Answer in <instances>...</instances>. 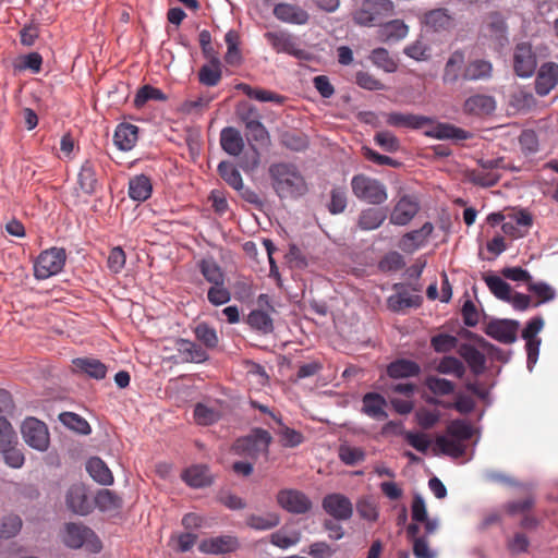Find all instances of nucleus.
<instances>
[{
  "mask_svg": "<svg viewBox=\"0 0 558 558\" xmlns=\"http://www.w3.org/2000/svg\"><path fill=\"white\" fill-rule=\"evenodd\" d=\"M493 74V65L487 60L476 59L470 61L463 69L461 76L465 81L488 80Z\"/></svg>",
  "mask_w": 558,
  "mask_h": 558,
  "instance_id": "obj_30",
  "label": "nucleus"
},
{
  "mask_svg": "<svg viewBox=\"0 0 558 558\" xmlns=\"http://www.w3.org/2000/svg\"><path fill=\"white\" fill-rule=\"evenodd\" d=\"M66 506L68 508L77 514H88L92 509V502L89 501L86 493V488L82 484L72 485L66 494Z\"/></svg>",
  "mask_w": 558,
  "mask_h": 558,
  "instance_id": "obj_20",
  "label": "nucleus"
},
{
  "mask_svg": "<svg viewBox=\"0 0 558 558\" xmlns=\"http://www.w3.org/2000/svg\"><path fill=\"white\" fill-rule=\"evenodd\" d=\"M485 282L490 292L501 301H508L511 298V287L508 282L500 277L490 275L485 277Z\"/></svg>",
  "mask_w": 558,
  "mask_h": 558,
  "instance_id": "obj_53",
  "label": "nucleus"
},
{
  "mask_svg": "<svg viewBox=\"0 0 558 558\" xmlns=\"http://www.w3.org/2000/svg\"><path fill=\"white\" fill-rule=\"evenodd\" d=\"M496 108L494 97L484 94H476L470 96L463 105V110L468 114L473 116H487L490 114Z\"/></svg>",
  "mask_w": 558,
  "mask_h": 558,
  "instance_id": "obj_22",
  "label": "nucleus"
},
{
  "mask_svg": "<svg viewBox=\"0 0 558 558\" xmlns=\"http://www.w3.org/2000/svg\"><path fill=\"white\" fill-rule=\"evenodd\" d=\"M339 458L347 465H355L364 461L365 452L357 447L340 446Z\"/></svg>",
  "mask_w": 558,
  "mask_h": 558,
  "instance_id": "obj_61",
  "label": "nucleus"
},
{
  "mask_svg": "<svg viewBox=\"0 0 558 558\" xmlns=\"http://www.w3.org/2000/svg\"><path fill=\"white\" fill-rule=\"evenodd\" d=\"M322 507L327 514L337 521H348L353 515L351 500L340 493L326 495L322 500Z\"/></svg>",
  "mask_w": 558,
  "mask_h": 558,
  "instance_id": "obj_12",
  "label": "nucleus"
},
{
  "mask_svg": "<svg viewBox=\"0 0 558 558\" xmlns=\"http://www.w3.org/2000/svg\"><path fill=\"white\" fill-rule=\"evenodd\" d=\"M149 100L166 101L167 96L159 88L151 85H144L137 90L133 102L137 109H141Z\"/></svg>",
  "mask_w": 558,
  "mask_h": 558,
  "instance_id": "obj_47",
  "label": "nucleus"
},
{
  "mask_svg": "<svg viewBox=\"0 0 558 558\" xmlns=\"http://www.w3.org/2000/svg\"><path fill=\"white\" fill-rule=\"evenodd\" d=\"M461 315L464 325L468 327H475L481 318V312L470 299H466L462 304Z\"/></svg>",
  "mask_w": 558,
  "mask_h": 558,
  "instance_id": "obj_63",
  "label": "nucleus"
},
{
  "mask_svg": "<svg viewBox=\"0 0 558 558\" xmlns=\"http://www.w3.org/2000/svg\"><path fill=\"white\" fill-rule=\"evenodd\" d=\"M527 290L536 295L537 302L534 306L553 301L556 298L555 289L546 282H530Z\"/></svg>",
  "mask_w": 558,
  "mask_h": 558,
  "instance_id": "obj_58",
  "label": "nucleus"
},
{
  "mask_svg": "<svg viewBox=\"0 0 558 558\" xmlns=\"http://www.w3.org/2000/svg\"><path fill=\"white\" fill-rule=\"evenodd\" d=\"M278 506L291 514H306L313 509L311 498L296 488H282L276 495Z\"/></svg>",
  "mask_w": 558,
  "mask_h": 558,
  "instance_id": "obj_9",
  "label": "nucleus"
},
{
  "mask_svg": "<svg viewBox=\"0 0 558 558\" xmlns=\"http://www.w3.org/2000/svg\"><path fill=\"white\" fill-rule=\"evenodd\" d=\"M240 548L239 538L234 535H219L204 538L198 544V550L206 555H228Z\"/></svg>",
  "mask_w": 558,
  "mask_h": 558,
  "instance_id": "obj_13",
  "label": "nucleus"
},
{
  "mask_svg": "<svg viewBox=\"0 0 558 558\" xmlns=\"http://www.w3.org/2000/svg\"><path fill=\"white\" fill-rule=\"evenodd\" d=\"M369 60L374 65L384 70L387 73H393L398 69V63L390 57L385 48H376L371 52Z\"/></svg>",
  "mask_w": 558,
  "mask_h": 558,
  "instance_id": "obj_49",
  "label": "nucleus"
},
{
  "mask_svg": "<svg viewBox=\"0 0 558 558\" xmlns=\"http://www.w3.org/2000/svg\"><path fill=\"white\" fill-rule=\"evenodd\" d=\"M433 225L425 222L420 229L405 233L400 241V248L412 253L423 246L433 231Z\"/></svg>",
  "mask_w": 558,
  "mask_h": 558,
  "instance_id": "obj_23",
  "label": "nucleus"
},
{
  "mask_svg": "<svg viewBox=\"0 0 558 558\" xmlns=\"http://www.w3.org/2000/svg\"><path fill=\"white\" fill-rule=\"evenodd\" d=\"M183 481L191 487L199 488L211 484V475L206 465H193L182 474Z\"/></svg>",
  "mask_w": 558,
  "mask_h": 558,
  "instance_id": "obj_33",
  "label": "nucleus"
},
{
  "mask_svg": "<svg viewBox=\"0 0 558 558\" xmlns=\"http://www.w3.org/2000/svg\"><path fill=\"white\" fill-rule=\"evenodd\" d=\"M456 351L475 376L482 375L486 369L485 353H501V349L464 328L456 330Z\"/></svg>",
  "mask_w": 558,
  "mask_h": 558,
  "instance_id": "obj_1",
  "label": "nucleus"
},
{
  "mask_svg": "<svg viewBox=\"0 0 558 558\" xmlns=\"http://www.w3.org/2000/svg\"><path fill=\"white\" fill-rule=\"evenodd\" d=\"M153 192V184L148 177L138 174L129 181V196L133 201L144 202L148 199Z\"/></svg>",
  "mask_w": 558,
  "mask_h": 558,
  "instance_id": "obj_32",
  "label": "nucleus"
},
{
  "mask_svg": "<svg viewBox=\"0 0 558 558\" xmlns=\"http://www.w3.org/2000/svg\"><path fill=\"white\" fill-rule=\"evenodd\" d=\"M238 89L242 90L248 98L258 101L275 104H282L284 101V97L279 94L263 88H254L245 83L239 84Z\"/></svg>",
  "mask_w": 558,
  "mask_h": 558,
  "instance_id": "obj_44",
  "label": "nucleus"
},
{
  "mask_svg": "<svg viewBox=\"0 0 558 558\" xmlns=\"http://www.w3.org/2000/svg\"><path fill=\"white\" fill-rule=\"evenodd\" d=\"M25 442L38 450L46 451L49 447V433L46 424L35 417H27L21 427Z\"/></svg>",
  "mask_w": 558,
  "mask_h": 558,
  "instance_id": "obj_11",
  "label": "nucleus"
},
{
  "mask_svg": "<svg viewBox=\"0 0 558 558\" xmlns=\"http://www.w3.org/2000/svg\"><path fill=\"white\" fill-rule=\"evenodd\" d=\"M272 14L277 20L294 25H304L310 20V14L306 10L298 4L288 2L276 4Z\"/></svg>",
  "mask_w": 558,
  "mask_h": 558,
  "instance_id": "obj_16",
  "label": "nucleus"
},
{
  "mask_svg": "<svg viewBox=\"0 0 558 558\" xmlns=\"http://www.w3.org/2000/svg\"><path fill=\"white\" fill-rule=\"evenodd\" d=\"M387 218L385 209L368 207L363 209L357 218V227L363 231H371L379 228Z\"/></svg>",
  "mask_w": 558,
  "mask_h": 558,
  "instance_id": "obj_29",
  "label": "nucleus"
},
{
  "mask_svg": "<svg viewBox=\"0 0 558 558\" xmlns=\"http://www.w3.org/2000/svg\"><path fill=\"white\" fill-rule=\"evenodd\" d=\"M421 304V298L409 293L408 291H399L390 295L387 300V306L395 313L404 312L410 307H417Z\"/></svg>",
  "mask_w": 558,
  "mask_h": 558,
  "instance_id": "obj_34",
  "label": "nucleus"
},
{
  "mask_svg": "<svg viewBox=\"0 0 558 558\" xmlns=\"http://www.w3.org/2000/svg\"><path fill=\"white\" fill-rule=\"evenodd\" d=\"M409 32L408 25L401 20H392L381 23L378 29V36L383 41L403 39Z\"/></svg>",
  "mask_w": 558,
  "mask_h": 558,
  "instance_id": "obj_38",
  "label": "nucleus"
},
{
  "mask_svg": "<svg viewBox=\"0 0 558 558\" xmlns=\"http://www.w3.org/2000/svg\"><path fill=\"white\" fill-rule=\"evenodd\" d=\"M429 47L422 39H417L414 43L408 45L403 52L416 61H424L429 58Z\"/></svg>",
  "mask_w": 558,
  "mask_h": 558,
  "instance_id": "obj_62",
  "label": "nucleus"
},
{
  "mask_svg": "<svg viewBox=\"0 0 558 558\" xmlns=\"http://www.w3.org/2000/svg\"><path fill=\"white\" fill-rule=\"evenodd\" d=\"M264 37L277 53H287L300 60L308 58L307 51L300 47L296 36L288 31L266 32Z\"/></svg>",
  "mask_w": 558,
  "mask_h": 558,
  "instance_id": "obj_6",
  "label": "nucleus"
},
{
  "mask_svg": "<svg viewBox=\"0 0 558 558\" xmlns=\"http://www.w3.org/2000/svg\"><path fill=\"white\" fill-rule=\"evenodd\" d=\"M22 519L16 514H9L3 517L0 522L1 539H9L16 536L22 529Z\"/></svg>",
  "mask_w": 558,
  "mask_h": 558,
  "instance_id": "obj_57",
  "label": "nucleus"
},
{
  "mask_svg": "<svg viewBox=\"0 0 558 558\" xmlns=\"http://www.w3.org/2000/svg\"><path fill=\"white\" fill-rule=\"evenodd\" d=\"M218 173L223 181L236 191L243 190V180L239 170L230 161H221L218 165Z\"/></svg>",
  "mask_w": 558,
  "mask_h": 558,
  "instance_id": "obj_45",
  "label": "nucleus"
},
{
  "mask_svg": "<svg viewBox=\"0 0 558 558\" xmlns=\"http://www.w3.org/2000/svg\"><path fill=\"white\" fill-rule=\"evenodd\" d=\"M420 525L411 523L408 525L407 535L413 541V554L416 558H434L433 553L424 537H418Z\"/></svg>",
  "mask_w": 558,
  "mask_h": 558,
  "instance_id": "obj_43",
  "label": "nucleus"
},
{
  "mask_svg": "<svg viewBox=\"0 0 558 558\" xmlns=\"http://www.w3.org/2000/svg\"><path fill=\"white\" fill-rule=\"evenodd\" d=\"M276 423L278 428L275 433L279 437V442L282 447L294 448L303 444L304 436L301 432L288 427L282 423L281 418H276Z\"/></svg>",
  "mask_w": 558,
  "mask_h": 558,
  "instance_id": "obj_41",
  "label": "nucleus"
},
{
  "mask_svg": "<svg viewBox=\"0 0 558 558\" xmlns=\"http://www.w3.org/2000/svg\"><path fill=\"white\" fill-rule=\"evenodd\" d=\"M469 177L473 183L482 185V186H493L500 179V175L497 174L496 172L487 171V170H483V169L471 171Z\"/></svg>",
  "mask_w": 558,
  "mask_h": 558,
  "instance_id": "obj_64",
  "label": "nucleus"
},
{
  "mask_svg": "<svg viewBox=\"0 0 558 558\" xmlns=\"http://www.w3.org/2000/svg\"><path fill=\"white\" fill-rule=\"evenodd\" d=\"M420 372L417 363L405 359L396 360L387 366V375L393 379L417 376Z\"/></svg>",
  "mask_w": 558,
  "mask_h": 558,
  "instance_id": "obj_31",
  "label": "nucleus"
},
{
  "mask_svg": "<svg viewBox=\"0 0 558 558\" xmlns=\"http://www.w3.org/2000/svg\"><path fill=\"white\" fill-rule=\"evenodd\" d=\"M536 68V58L532 47L526 44H518L513 53V69L517 75L521 77L531 76Z\"/></svg>",
  "mask_w": 558,
  "mask_h": 558,
  "instance_id": "obj_15",
  "label": "nucleus"
},
{
  "mask_svg": "<svg viewBox=\"0 0 558 558\" xmlns=\"http://www.w3.org/2000/svg\"><path fill=\"white\" fill-rule=\"evenodd\" d=\"M374 142L387 153H396L401 148L399 138L390 131L377 132Z\"/></svg>",
  "mask_w": 558,
  "mask_h": 558,
  "instance_id": "obj_59",
  "label": "nucleus"
},
{
  "mask_svg": "<svg viewBox=\"0 0 558 558\" xmlns=\"http://www.w3.org/2000/svg\"><path fill=\"white\" fill-rule=\"evenodd\" d=\"M78 184L81 190L88 195L96 192L98 180L96 178L95 165L92 160H85L78 172Z\"/></svg>",
  "mask_w": 558,
  "mask_h": 558,
  "instance_id": "obj_40",
  "label": "nucleus"
},
{
  "mask_svg": "<svg viewBox=\"0 0 558 558\" xmlns=\"http://www.w3.org/2000/svg\"><path fill=\"white\" fill-rule=\"evenodd\" d=\"M423 23L434 32L445 31L451 25V15L446 9L430 10L424 14Z\"/></svg>",
  "mask_w": 558,
  "mask_h": 558,
  "instance_id": "obj_39",
  "label": "nucleus"
},
{
  "mask_svg": "<svg viewBox=\"0 0 558 558\" xmlns=\"http://www.w3.org/2000/svg\"><path fill=\"white\" fill-rule=\"evenodd\" d=\"M519 322L511 319H494L485 327V333L490 338L510 344L517 340Z\"/></svg>",
  "mask_w": 558,
  "mask_h": 558,
  "instance_id": "obj_14",
  "label": "nucleus"
},
{
  "mask_svg": "<svg viewBox=\"0 0 558 558\" xmlns=\"http://www.w3.org/2000/svg\"><path fill=\"white\" fill-rule=\"evenodd\" d=\"M351 190L357 199L372 205H380L388 198L386 185L379 180L363 173L353 175Z\"/></svg>",
  "mask_w": 558,
  "mask_h": 558,
  "instance_id": "obj_4",
  "label": "nucleus"
},
{
  "mask_svg": "<svg viewBox=\"0 0 558 558\" xmlns=\"http://www.w3.org/2000/svg\"><path fill=\"white\" fill-rule=\"evenodd\" d=\"M75 371L84 373L89 377L100 380L107 375V366L94 357H77L73 360Z\"/></svg>",
  "mask_w": 558,
  "mask_h": 558,
  "instance_id": "obj_28",
  "label": "nucleus"
},
{
  "mask_svg": "<svg viewBox=\"0 0 558 558\" xmlns=\"http://www.w3.org/2000/svg\"><path fill=\"white\" fill-rule=\"evenodd\" d=\"M221 76V62L216 56H211L209 63L204 64L198 71V80L206 86L218 85Z\"/></svg>",
  "mask_w": 558,
  "mask_h": 558,
  "instance_id": "obj_35",
  "label": "nucleus"
},
{
  "mask_svg": "<svg viewBox=\"0 0 558 558\" xmlns=\"http://www.w3.org/2000/svg\"><path fill=\"white\" fill-rule=\"evenodd\" d=\"M65 260L66 253L62 247L43 251L35 262L34 275L39 280L48 279L63 269Z\"/></svg>",
  "mask_w": 558,
  "mask_h": 558,
  "instance_id": "obj_5",
  "label": "nucleus"
},
{
  "mask_svg": "<svg viewBox=\"0 0 558 558\" xmlns=\"http://www.w3.org/2000/svg\"><path fill=\"white\" fill-rule=\"evenodd\" d=\"M558 84V64L546 62L541 65L535 78V92L538 96L548 95Z\"/></svg>",
  "mask_w": 558,
  "mask_h": 558,
  "instance_id": "obj_17",
  "label": "nucleus"
},
{
  "mask_svg": "<svg viewBox=\"0 0 558 558\" xmlns=\"http://www.w3.org/2000/svg\"><path fill=\"white\" fill-rule=\"evenodd\" d=\"M97 507L102 511H113L122 508V498L110 489H101L96 498Z\"/></svg>",
  "mask_w": 558,
  "mask_h": 558,
  "instance_id": "obj_48",
  "label": "nucleus"
},
{
  "mask_svg": "<svg viewBox=\"0 0 558 558\" xmlns=\"http://www.w3.org/2000/svg\"><path fill=\"white\" fill-rule=\"evenodd\" d=\"M197 268L209 284L226 281V275L218 263L213 258H202L197 262Z\"/></svg>",
  "mask_w": 558,
  "mask_h": 558,
  "instance_id": "obj_36",
  "label": "nucleus"
},
{
  "mask_svg": "<svg viewBox=\"0 0 558 558\" xmlns=\"http://www.w3.org/2000/svg\"><path fill=\"white\" fill-rule=\"evenodd\" d=\"M195 337L206 348L214 349L218 344V336L216 330L209 325L202 323L198 324L194 330Z\"/></svg>",
  "mask_w": 558,
  "mask_h": 558,
  "instance_id": "obj_60",
  "label": "nucleus"
},
{
  "mask_svg": "<svg viewBox=\"0 0 558 558\" xmlns=\"http://www.w3.org/2000/svg\"><path fill=\"white\" fill-rule=\"evenodd\" d=\"M466 390L472 393V396H464L462 393H456V411L461 413H469L475 407V401L473 396L484 399L487 396V391L483 388L477 381L468 383Z\"/></svg>",
  "mask_w": 558,
  "mask_h": 558,
  "instance_id": "obj_26",
  "label": "nucleus"
},
{
  "mask_svg": "<svg viewBox=\"0 0 558 558\" xmlns=\"http://www.w3.org/2000/svg\"><path fill=\"white\" fill-rule=\"evenodd\" d=\"M246 323L251 326V328L264 335L270 333L274 330L271 317L266 312L260 310L252 311L246 318Z\"/></svg>",
  "mask_w": 558,
  "mask_h": 558,
  "instance_id": "obj_46",
  "label": "nucleus"
},
{
  "mask_svg": "<svg viewBox=\"0 0 558 558\" xmlns=\"http://www.w3.org/2000/svg\"><path fill=\"white\" fill-rule=\"evenodd\" d=\"M395 4L391 0H363L352 13L355 24L364 27L380 26L383 21L392 15Z\"/></svg>",
  "mask_w": 558,
  "mask_h": 558,
  "instance_id": "obj_3",
  "label": "nucleus"
},
{
  "mask_svg": "<svg viewBox=\"0 0 558 558\" xmlns=\"http://www.w3.org/2000/svg\"><path fill=\"white\" fill-rule=\"evenodd\" d=\"M356 511L362 519L369 522L377 521L379 517L377 504L371 496H363L356 501Z\"/></svg>",
  "mask_w": 558,
  "mask_h": 558,
  "instance_id": "obj_54",
  "label": "nucleus"
},
{
  "mask_svg": "<svg viewBox=\"0 0 558 558\" xmlns=\"http://www.w3.org/2000/svg\"><path fill=\"white\" fill-rule=\"evenodd\" d=\"M138 140V128L131 123H120L113 135L114 145L123 151L131 150Z\"/></svg>",
  "mask_w": 558,
  "mask_h": 558,
  "instance_id": "obj_24",
  "label": "nucleus"
},
{
  "mask_svg": "<svg viewBox=\"0 0 558 558\" xmlns=\"http://www.w3.org/2000/svg\"><path fill=\"white\" fill-rule=\"evenodd\" d=\"M207 300L214 306L227 304L231 300V292L226 286V281L210 284L207 291Z\"/></svg>",
  "mask_w": 558,
  "mask_h": 558,
  "instance_id": "obj_55",
  "label": "nucleus"
},
{
  "mask_svg": "<svg viewBox=\"0 0 558 558\" xmlns=\"http://www.w3.org/2000/svg\"><path fill=\"white\" fill-rule=\"evenodd\" d=\"M386 123L393 128H407L418 130L432 123V119L425 116L402 112L385 113Z\"/></svg>",
  "mask_w": 558,
  "mask_h": 558,
  "instance_id": "obj_21",
  "label": "nucleus"
},
{
  "mask_svg": "<svg viewBox=\"0 0 558 558\" xmlns=\"http://www.w3.org/2000/svg\"><path fill=\"white\" fill-rule=\"evenodd\" d=\"M420 209L418 203L411 196L401 197L390 215V222L397 226L409 223Z\"/></svg>",
  "mask_w": 558,
  "mask_h": 558,
  "instance_id": "obj_19",
  "label": "nucleus"
},
{
  "mask_svg": "<svg viewBox=\"0 0 558 558\" xmlns=\"http://www.w3.org/2000/svg\"><path fill=\"white\" fill-rule=\"evenodd\" d=\"M362 412L375 420H385L388 417L385 407L386 399L377 392H367L362 399Z\"/></svg>",
  "mask_w": 558,
  "mask_h": 558,
  "instance_id": "obj_25",
  "label": "nucleus"
},
{
  "mask_svg": "<svg viewBox=\"0 0 558 558\" xmlns=\"http://www.w3.org/2000/svg\"><path fill=\"white\" fill-rule=\"evenodd\" d=\"M271 185L280 198H294L305 194L307 186L298 167L290 162L270 165Z\"/></svg>",
  "mask_w": 558,
  "mask_h": 558,
  "instance_id": "obj_2",
  "label": "nucleus"
},
{
  "mask_svg": "<svg viewBox=\"0 0 558 558\" xmlns=\"http://www.w3.org/2000/svg\"><path fill=\"white\" fill-rule=\"evenodd\" d=\"M87 542L90 544L94 553L100 551L101 543L93 530L83 524L72 522L65 524L63 543L69 548L78 549Z\"/></svg>",
  "mask_w": 558,
  "mask_h": 558,
  "instance_id": "obj_10",
  "label": "nucleus"
},
{
  "mask_svg": "<svg viewBox=\"0 0 558 558\" xmlns=\"http://www.w3.org/2000/svg\"><path fill=\"white\" fill-rule=\"evenodd\" d=\"M59 420L64 426L78 434L88 435L90 433L88 422L76 413L63 412L59 415Z\"/></svg>",
  "mask_w": 558,
  "mask_h": 558,
  "instance_id": "obj_50",
  "label": "nucleus"
},
{
  "mask_svg": "<svg viewBox=\"0 0 558 558\" xmlns=\"http://www.w3.org/2000/svg\"><path fill=\"white\" fill-rule=\"evenodd\" d=\"M245 523L248 527L256 531L271 530L280 524V515L276 512H268L266 514H248Z\"/></svg>",
  "mask_w": 558,
  "mask_h": 558,
  "instance_id": "obj_42",
  "label": "nucleus"
},
{
  "mask_svg": "<svg viewBox=\"0 0 558 558\" xmlns=\"http://www.w3.org/2000/svg\"><path fill=\"white\" fill-rule=\"evenodd\" d=\"M475 426L466 420H456V461L464 463L473 457L477 438Z\"/></svg>",
  "mask_w": 558,
  "mask_h": 558,
  "instance_id": "obj_7",
  "label": "nucleus"
},
{
  "mask_svg": "<svg viewBox=\"0 0 558 558\" xmlns=\"http://www.w3.org/2000/svg\"><path fill=\"white\" fill-rule=\"evenodd\" d=\"M86 470L89 475L101 485H111L113 475L107 464L98 457H93L87 461Z\"/></svg>",
  "mask_w": 558,
  "mask_h": 558,
  "instance_id": "obj_37",
  "label": "nucleus"
},
{
  "mask_svg": "<svg viewBox=\"0 0 558 558\" xmlns=\"http://www.w3.org/2000/svg\"><path fill=\"white\" fill-rule=\"evenodd\" d=\"M220 412L213 407L197 403L194 408V420L198 425L208 426L219 421Z\"/></svg>",
  "mask_w": 558,
  "mask_h": 558,
  "instance_id": "obj_51",
  "label": "nucleus"
},
{
  "mask_svg": "<svg viewBox=\"0 0 558 558\" xmlns=\"http://www.w3.org/2000/svg\"><path fill=\"white\" fill-rule=\"evenodd\" d=\"M348 205L347 191L342 186L333 187L330 191V201L327 204L328 211L331 215L342 214Z\"/></svg>",
  "mask_w": 558,
  "mask_h": 558,
  "instance_id": "obj_56",
  "label": "nucleus"
},
{
  "mask_svg": "<svg viewBox=\"0 0 558 558\" xmlns=\"http://www.w3.org/2000/svg\"><path fill=\"white\" fill-rule=\"evenodd\" d=\"M271 441L272 437L268 430L256 428L251 435L239 438L234 444V450L239 454L256 458L259 453L268 454Z\"/></svg>",
  "mask_w": 558,
  "mask_h": 558,
  "instance_id": "obj_8",
  "label": "nucleus"
},
{
  "mask_svg": "<svg viewBox=\"0 0 558 558\" xmlns=\"http://www.w3.org/2000/svg\"><path fill=\"white\" fill-rule=\"evenodd\" d=\"M220 145L227 154L239 156L244 148V141L236 129L228 126L220 132Z\"/></svg>",
  "mask_w": 558,
  "mask_h": 558,
  "instance_id": "obj_27",
  "label": "nucleus"
},
{
  "mask_svg": "<svg viewBox=\"0 0 558 558\" xmlns=\"http://www.w3.org/2000/svg\"><path fill=\"white\" fill-rule=\"evenodd\" d=\"M174 348L183 363H203L208 360L206 350L191 340L178 338Z\"/></svg>",
  "mask_w": 558,
  "mask_h": 558,
  "instance_id": "obj_18",
  "label": "nucleus"
},
{
  "mask_svg": "<svg viewBox=\"0 0 558 558\" xmlns=\"http://www.w3.org/2000/svg\"><path fill=\"white\" fill-rule=\"evenodd\" d=\"M280 143L286 148L294 151H302L308 146L307 137L303 133L296 131L283 132L280 136Z\"/></svg>",
  "mask_w": 558,
  "mask_h": 558,
  "instance_id": "obj_52",
  "label": "nucleus"
}]
</instances>
